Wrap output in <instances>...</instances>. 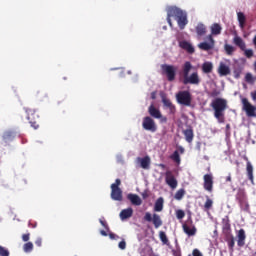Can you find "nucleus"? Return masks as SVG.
Returning a JSON list of instances; mask_svg holds the SVG:
<instances>
[{
  "instance_id": "9b49d317",
  "label": "nucleus",
  "mask_w": 256,
  "mask_h": 256,
  "mask_svg": "<svg viewBox=\"0 0 256 256\" xmlns=\"http://www.w3.org/2000/svg\"><path fill=\"white\" fill-rule=\"evenodd\" d=\"M188 223L182 225V229L188 237H193L197 234V228L193 225V219L189 217Z\"/></svg>"
},
{
  "instance_id": "2eb2a0df",
  "label": "nucleus",
  "mask_w": 256,
  "mask_h": 256,
  "mask_svg": "<svg viewBox=\"0 0 256 256\" xmlns=\"http://www.w3.org/2000/svg\"><path fill=\"white\" fill-rule=\"evenodd\" d=\"M233 234L231 230V220L229 219V216H225L222 219V235H231Z\"/></svg>"
},
{
  "instance_id": "c85d7f7f",
  "label": "nucleus",
  "mask_w": 256,
  "mask_h": 256,
  "mask_svg": "<svg viewBox=\"0 0 256 256\" xmlns=\"http://www.w3.org/2000/svg\"><path fill=\"white\" fill-rule=\"evenodd\" d=\"M246 171H247L249 181H251L252 185H255V179L253 176V165H251V162H247Z\"/></svg>"
},
{
  "instance_id": "e2e57ef3",
  "label": "nucleus",
  "mask_w": 256,
  "mask_h": 256,
  "mask_svg": "<svg viewBox=\"0 0 256 256\" xmlns=\"http://www.w3.org/2000/svg\"><path fill=\"white\" fill-rule=\"evenodd\" d=\"M230 130H231V125H230V124H227V125H226V131H227V133H229Z\"/></svg>"
},
{
  "instance_id": "f704fd0d",
  "label": "nucleus",
  "mask_w": 256,
  "mask_h": 256,
  "mask_svg": "<svg viewBox=\"0 0 256 256\" xmlns=\"http://www.w3.org/2000/svg\"><path fill=\"white\" fill-rule=\"evenodd\" d=\"M159 239L163 245H169V238H167V234L164 231L159 232Z\"/></svg>"
},
{
  "instance_id": "3c124183",
  "label": "nucleus",
  "mask_w": 256,
  "mask_h": 256,
  "mask_svg": "<svg viewBox=\"0 0 256 256\" xmlns=\"http://www.w3.org/2000/svg\"><path fill=\"white\" fill-rule=\"evenodd\" d=\"M100 224L102 225V227H104V229H106V231L109 232V225L107 224V222L103 221V220H99Z\"/></svg>"
},
{
  "instance_id": "13d9d810",
  "label": "nucleus",
  "mask_w": 256,
  "mask_h": 256,
  "mask_svg": "<svg viewBox=\"0 0 256 256\" xmlns=\"http://www.w3.org/2000/svg\"><path fill=\"white\" fill-rule=\"evenodd\" d=\"M251 97L253 101H256V90L254 92H251Z\"/></svg>"
},
{
  "instance_id": "aec40b11",
  "label": "nucleus",
  "mask_w": 256,
  "mask_h": 256,
  "mask_svg": "<svg viewBox=\"0 0 256 256\" xmlns=\"http://www.w3.org/2000/svg\"><path fill=\"white\" fill-rule=\"evenodd\" d=\"M183 135L187 143H193V138L195 137V134L193 133V128L191 126H188L187 129L183 130Z\"/></svg>"
},
{
  "instance_id": "ddd939ff",
  "label": "nucleus",
  "mask_w": 256,
  "mask_h": 256,
  "mask_svg": "<svg viewBox=\"0 0 256 256\" xmlns=\"http://www.w3.org/2000/svg\"><path fill=\"white\" fill-rule=\"evenodd\" d=\"M204 184L203 187L208 193H213V174H205L203 176Z\"/></svg>"
},
{
  "instance_id": "423d86ee",
  "label": "nucleus",
  "mask_w": 256,
  "mask_h": 256,
  "mask_svg": "<svg viewBox=\"0 0 256 256\" xmlns=\"http://www.w3.org/2000/svg\"><path fill=\"white\" fill-rule=\"evenodd\" d=\"M121 179L117 178L115 183L111 184V199L113 201H123V190L119 188Z\"/></svg>"
},
{
  "instance_id": "c756f323",
  "label": "nucleus",
  "mask_w": 256,
  "mask_h": 256,
  "mask_svg": "<svg viewBox=\"0 0 256 256\" xmlns=\"http://www.w3.org/2000/svg\"><path fill=\"white\" fill-rule=\"evenodd\" d=\"M154 211H156L158 213L163 211V197H160L156 200V202L154 204Z\"/></svg>"
},
{
  "instance_id": "1a4fd4ad",
  "label": "nucleus",
  "mask_w": 256,
  "mask_h": 256,
  "mask_svg": "<svg viewBox=\"0 0 256 256\" xmlns=\"http://www.w3.org/2000/svg\"><path fill=\"white\" fill-rule=\"evenodd\" d=\"M27 113V119L34 129H39V124H37V119H39V114H37V111L33 108H26L25 109Z\"/></svg>"
},
{
  "instance_id": "6e6d98bb",
  "label": "nucleus",
  "mask_w": 256,
  "mask_h": 256,
  "mask_svg": "<svg viewBox=\"0 0 256 256\" xmlns=\"http://www.w3.org/2000/svg\"><path fill=\"white\" fill-rule=\"evenodd\" d=\"M142 198L143 199H147V197H149V192L147 190H145L144 192H142Z\"/></svg>"
},
{
  "instance_id": "69168bd1",
  "label": "nucleus",
  "mask_w": 256,
  "mask_h": 256,
  "mask_svg": "<svg viewBox=\"0 0 256 256\" xmlns=\"http://www.w3.org/2000/svg\"><path fill=\"white\" fill-rule=\"evenodd\" d=\"M236 79H239V74H235Z\"/></svg>"
},
{
  "instance_id": "338daca9",
  "label": "nucleus",
  "mask_w": 256,
  "mask_h": 256,
  "mask_svg": "<svg viewBox=\"0 0 256 256\" xmlns=\"http://www.w3.org/2000/svg\"><path fill=\"white\" fill-rule=\"evenodd\" d=\"M253 256H256V252L253 254Z\"/></svg>"
},
{
  "instance_id": "4d7b16f0",
  "label": "nucleus",
  "mask_w": 256,
  "mask_h": 256,
  "mask_svg": "<svg viewBox=\"0 0 256 256\" xmlns=\"http://www.w3.org/2000/svg\"><path fill=\"white\" fill-rule=\"evenodd\" d=\"M109 237H110V239H119V236H116L115 233H113V232L109 233Z\"/></svg>"
},
{
  "instance_id": "c03bdc74",
  "label": "nucleus",
  "mask_w": 256,
  "mask_h": 256,
  "mask_svg": "<svg viewBox=\"0 0 256 256\" xmlns=\"http://www.w3.org/2000/svg\"><path fill=\"white\" fill-rule=\"evenodd\" d=\"M0 256H9V250L3 246H0Z\"/></svg>"
},
{
  "instance_id": "58836bf2",
  "label": "nucleus",
  "mask_w": 256,
  "mask_h": 256,
  "mask_svg": "<svg viewBox=\"0 0 256 256\" xmlns=\"http://www.w3.org/2000/svg\"><path fill=\"white\" fill-rule=\"evenodd\" d=\"M211 207H213V200L209 196H206V202L204 203L205 211H209Z\"/></svg>"
},
{
  "instance_id": "4468645a",
  "label": "nucleus",
  "mask_w": 256,
  "mask_h": 256,
  "mask_svg": "<svg viewBox=\"0 0 256 256\" xmlns=\"http://www.w3.org/2000/svg\"><path fill=\"white\" fill-rule=\"evenodd\" d=\"M165 182L171 187V189H177V179L171 170L166 171Z\"/></svg>"
},
{
  "instance_id": "dca6fc26",
  "label": "nucleus",
  "mask_w": 256,
  "mask_h": 256,
  "mask_svg": "<svg viewBox=\"0 0 256 256\" xmlns=\"http://www.w3.org/2000/svg\"><path fill=\"white\" fill-rule=\"evenodd\" d=\"M224 239L228 245L230 253H233V251H235V236H233V234L224 235Z\"/></svg>"
},
{
  "instance_id": "2f4dec72",
  "label": "nucleus",
  "mask_w": 256,
  "mask_h": 256,
  "mask_svg": "<svg viewBox=\"0 0 256 256\" xmlns=\"http://www.w3.org/2000/svg\"><path fill=\"white\" fill-rule=\"evenodd\" d=\"M237 17H238V23L241 29H243V27H245V21H247V18H245V14H243V12H238Z\"/></svg>"
},
{
  "instance_id": "5fc2aeb1",
  "label": "nucleus",
  "mask_w": 256,
  "mask_h": 256,
  "mask_svg": "<svg viewBox=\"0 0 256 256\" xmlns=\"http://www.w3.org/2000/svg\"><path fill=\"white\" fill-rule=\"evenodd\" d=\"M157 119H160V122H162V123H167V117L163 116L162 114H161V117L157 118Z\"/></svg>"
},
{
  "instance_id": "a878e982",
  "label": "nucleus",
  "mask_w": 256,
  "mask_h": 256,
  "mask_svg": "<svg viewBox=\"0 0 256 256\" xmlns=\"http://www.w3.org/2000/svg\"><path fill=\"white\" fill-rule=\"evenodd\" d=\"M233 43L236 45V47H239L241 51H245V49H247V44L243 41V38L239 36L234 37Z\"/></svg>"
},
{
  "instance_id": "c9c22d12",
  "label": "nucleus",
  "mask_w": 256,
  "mask_h": 256,
  "mask_svg": "<svg viewBox=\"0 0 256 256\" xmlns=\"http://www.w3.org/2000/svg\"><path fill=\"white\" fill-rule=\"evenodd\" d=\"M224 51L226 53V55H233V53H235V47L231 46L230 44H225L224 45Z\"/></svg>"
},
{
  "instance_id": "603ef678",
  "label": "nucleus",
  "mask_w": 256,
  "mask_h": 256,
  "mask_svg": "<svg viewBox=\"0 0 256 256\" xmlns=\"http://www.w3.org/2000/svg\"><path fill=\"white\" fill-rule=\"evenodd\" d=\"M192 255L193 256H203V254L201 253V251H199V249H194L192 251Z\"/></svg>"
},
{
  "instance_id": "4be33fe9",
  "label": "nucleus",
  "mask_w": 256,
  "mask_h": 256,
  "mask_svg": "<svg viewBox=\"0 0 256 256\" xmlns=\"http://www.w3.org/2000/svg\"><path fill=\"white\" fill-rule=\"evenodd\" d=\"M195 31L198 37H204V35H207V26L203 23H198Z\"/></svg>"
},
{
  "instance_id": "8fccbe9b",
  "label": "nucleus",
  "mask_w": 256,
  "mask_h": 256,
  "mask_svg": "<svg viewBox=\"0 0 256 256\" xmlns=\"http://www.w3.org/2000/svg\"><path fill=\"white\" fill-rule=\"evenodd\" d=\"M118 247L119 249L125 250L127 248V243L122 240L121 242H119Z\"/></svg>"
},
{
  "instance_id": "e433bc0d",
  "label": "nucleus",
  "mask_w": 256,
  "mask_h": 256,
  "mask_svg": "<svg viewBox=\"0 0 256 256\" xmlns=\"http://www.w3.org/2000/svg\"><path fill=\"white\" fill-rule=\"evenodd\" d=\"M183 197H185V189L181 188L175 193L174 199H176V201H181Z\"/></svg>"
},
{
  "instance_id": "39448f33",
  "label": "nucleus",
  "mask_w": 256,
  "mask_h": 256,
  "mask_svg": "<svg viewBox=\"0 0 256 256\" xmlns=\"http://www.w3.org/2000/svg\"><path fill=\"white\" fill-rule=\"evenodd\" d=\"M176 101L179 105H183L184 107H191L193 96L188 90L179 91L176 94Z\"/></svg>"
},
{
  "instance_id": "864d4df0",
  "label": "nucleus",
  "mask_w": 256,
  "mask_h": 256,
  "mask_svg": "<svg viewBox=\"0 0 256 256\" xmlns=\"http://www.w3.org/2000/svg\"><path fill=\"white\" fill-rule=\"evenodd\" d=\"M173 256H181V249H176L172 251Z\"/></svg>"
},
{
  "instance_id": "ea45409f",
  "label": "nucleus",
  "mask_w": 256,
  "mask_h": 256,
  "mask_svg": "<svg viewBox=\"0 0 256 256\" xmlns=\"http://www.w3.org/2000/svg\"><path fill=\"white\" fill-rule=\"evenodd\" d=\"M23 251L24 253H31L33 251V242H26L23 245Z\"/></svg>"
},
{
  "instance_id": "412c9836",
  "label": "nucleus",
  "mask_w": 256,
  "mask_h": 256,
  "mask_svg": "<svg viewBox=\"0 0 256 256\" xmlns=\"http://www.w3.org/2000/svg\"><path fill=\"white\" fill-rule=\"evenodd\" d=\"M238 240L237 245L238 247H245V239H247V235H245V230L240 229L237 234Z\"/></svg>"
},
{
  "instance_id": "f03ea898",
  "label": "nucleus",
  "mask_w": 256,
  "mask_h": 256,
  "mask_svg": "<svg viewBox=\"0 0 256 256\" xmlns=\"http://www.w3.org/2000/svg\"><path fill=\"white\" fill-rule=\"evenodd\" d=\"M214 111V117L217 119L218 123H225V111H227V99L224 98H215L211 104Z\"/></svg>"
},
{
  "instance_id": "49530a36",
  "label": "nucleus",
  "mask_w": 256,
  "mask_h": 256,
  "mask_svg": "<svg viewBox=\"0 0 256 256\" xmlns=\"http://www.w3.org/2000/svg\"><path fill=\"white\" fill-rule=\"evenodd\" d=\"M176 217H177V219H183L185 217V211L177 210L176 211Z\"/></svg>"
},
{
  "instance_id": "5701e85b",
  "label": "nucleus",
  "mask_w": 256,
  "mask_h": 256,
  "mask_svg": "<svg viewBox=\"0 0 256 256\" xmlns=\"http://www.w3.org/2000/svg\"><path fill=\"white\" fill-rule=\"evenodd\" d=\"M148 113L150 117H153L154 119L161 118V111L155 107V105L151 104L148 108Z\"/></svg>"
},
{
  "instance_id": "b1692460",
  "label": "nucleus",
  "mask_w": 256,
  "mask_h": 256,
  "mask_svg": "<svg viewBox=\"0 0 256 256\" xmlns=\"http://www.w3.org/2000/svg\"><path fill=\"white\" fill-rule=\"evenodd\" d=\"M1 139L3 143H9V141H13V139H15V132L11 130L5 131L2 134Z\"/></svg>"
},
{
  "instance_id": "a19ab883",
  "label": "nucleus",
  "mask_w": 256,
  "mask_h": 256,
  "mask_svg": "<svg viewBox=\"0 0 256 256\" xmlns=\"http://www.w3.org/2000/svg\"><path fill=\"white\" fill-rule=\"evenodd\" d=\"M238 203L243 211H249V202H247V199L242 200V202H238Z\"/></svg>"
},
{
  "instance_id": "de8ad7c7",
  "label": "nucleus",
  "mask_w": 256,
  "mask_h": 256,
  "mask_svg": "<svg viewBox=\"0 0 256 256\" xmlns=\"http://www.w3.org/2000/svg\"><path fill=\"white\" fill-rule=\"evenodd\" d=\"M29 239H31V234L30 233L22 235V241H24V243H27L29 241Z\"/></svg>"
},
{
  "instance_id": "7c9ffc66",
  "label": "nucleus",
  "mask_w": 256,
  "mask_h": 256,
  "mask_svg": "<svg viewBox=\"0 0 256 256\" xmlns=\"http://www.w3.org/2000/svg\"><path fill=\"white\" fill-rule=\"evenodd\" d=\"M202 71H203V73H211V71H213V63L204 62L202 64Z\"/></svg>"
},
{
  "instance_id": "473e14b6",
  "label": "nucleus",
  "mask_w": 256,
  "mask_h": 256,
  "mask_svg": "<svg viewBox=\"0 0 256 256\" xmlns=\"http://www.w3.org/2000/svg\"><path fill=\"white\" fill-rule=\"evenodd\" d=\"M170 159L177 163V165L181 164V156L179 155V151L175 150L173 154L170 156Z\"/></svg>"
},
{
  "instance_id": "bf43d9fd",
  "label": "nucleus",
  "mask_w": 256,
  "mask_h": 256,
  "mask_svg": "<svg viewBox=\"0 0 256 256\" xmlns=\"http://www.w3.org/2000/svg\"><path fill=\"white\" fill-rule=\"evenodd\" d=\"M100 235H102L103 237H107V235H109V234H107V231L101 230Z\"/></svg>"
},
{
  "instance_id": "9d476101",
  "label": "nucleus",
  "mask_w": 256,
  "mask_h": 256,
  "mask_svg": "<svg viewBox=\"0 0 256 256\" xmlns=\"http://www.w3.org/2000/svg\"><path fill=\"white\" fill-rule=\"evenodd\" d=\"M142 127L145 129V131H150L151 133H155V131H157V124L150 116L143 118Z\"/></svg>"
},
{
  "instance_id": "f3484780",
  "label": "nucleus",
  "mask_w": 256,
  "mask_h": 256,
  "mask_svg": "<svg viewBox=\"0 0 256 256\" xmlns=\"http://www.w3.org/2000/svg\"><path fill=\"white\" fill-rule=\"evenodd\" d=\"M162 103H163L164 107H167V109H169L171 115H175L177 108L175 107L173 102H171V100H169L166 97H163Z\"/></svg>"
},
{
  "instance_id": "20e7f679",
  "label": "nucleus",
  "mask_w": 256,
  "mask_h": 256,
  "mask_svg": "<svg viewBox=\"0 0 256 256\" xmlns=\"http://www.w3.org/2000/svg\"><path fill=\"white\" fill-rule=\"evenodd\" d=\"M169 15H174V18L177 21L178 27L180 29H185L187 23H189L187 20V13L181 10V8L170 6Z\"/></svg>"
},
{
  "instance_id": "4c0bfd02",
  "label": "nucleus",
  "mask_w": 256,
  "mask_h": 256,
  "mask_svg": "<svg viewBox=\"0 0 256 256\" xmlns=\"http://www.w3.org/2000/svg\"><path fill=\"white\" fill-rule=\"evenodd\" d=\"M245 81L246 83H249V85H253L255 83V77H253V74H251V72L246 73Z\"/></svg>"
},
{
  "instance_id": "7ed1b4c3",
  "label": "nucleus",
  "mask_w": 256,
  "mask_h": 256,
  "mask_svg": "<svg viewBox=\"0 0 256 256\" xmlns=\"http://www.w3.org/2000/svg\"><path fill=\"white\" fill-rule=\"evenodd\" d=\"M193 69V64L186 61L182 66V77L184 85H199L201 83V78H199V73L193 72L190 76L191 70Z\"/></svg>"
},
{
  "instance_id": "052dcab7",
  "label": "nucleus",
  "mask_w": 256,
  "mask_h": 256,
  "mask_svg": "<svg viewBox=\"0 0 256 256\" xmlns=\"http://www.w3.org/2000/svg\"><path fill=\"white\" fill-rule=\"evenodd\" d=\"M231 181H232L231 174H229V175L226 177V182H227V183H231Z\"/></svg>"
},
{
  "instance_id": "72a5a7b5",
  "label": "nucleus",
  "mask_w": 256,
  "mask_h": 256,
  "mask_svg": "<svg viewBox=\"0 0 256 256\" xmlns=\"http://www.w3.org/2000/svg\"><path fill=\"white\" fill-rule=\"evenodd\" d=\"M247 199V194H245V191L239 190L238 193L236 194V201L238 203L243 202Z\"/></svg>"
},
{
  "instance_id": "774afa93",
  "label": "nucleus",
  "mask_w": 256,
  "mask_h": 256,
  "mask_svg": "<svg viewBox=\"0 0 256 256\" xmlns=\"http://www.w3.org/2000/svg\"><path fill=\"white\" fill-rule=\"evenodd\" d=\"M188 256H191V254H189Z\"/></svg>"
},
{
  "instance_id": "f257e3e1",
  "label": "nucleus",
  "mask_w": 256,
  "mask_h": 256,
  "mask_svg": "<svg viewBox=\"0 0 256 256\" xmlns=\"http://www.w3.org/2000/svg\"><path fill=\"white\" fill-rule=\"evenodd\" d=\"M211 34H209L206 39L208 42H201L198 44V49H201V51H211L215 49V39L213 38V35H221V31H223V28L221 27V24L214 23L210 27Z\"/></svg>"
},
{
  "instance_id": "393cba45",
  "label": "nucleus",
  "mask_w": 256,
  "mask_h": 256,
  "mask_svg": "<svg viewBox=\"0 0 256 256\" xmlns=\"http://www.w3.org/2000/svg\"><path fill=\"white\" fill-rule=\"evenodd\" d=\"M180 47L181 49H184V51H187V53H189L190 55H193V53H195V48L193 47V45H191V43L187 41L180 42Z\"/></svg>"
},
{
  "instance_id": "79ce46f5",
  "label": "nucleus",
  "mask_w": 256,
  "mask_h": 256,
  "mask_svg": "<svg viewBox=\"0 0 256 256\" xmlns=\"http://www.w3.org/2000/svg\"><path fill=\"white\" fill-rule=\"evenodd\" d=\"M242 51H244V55H245V57H247V59H251V57H253V55H254L253 49L245 48V50H242Z\"/></svg>"
},
{
  "instance_id": "09e8293b",
  "label": "nucleus",
  "mask_w": 256,
  "mask_h": 256,
  "mask_svg": "<svg viewBox=\"0 0 256 256\" xmlns=\"http://www.w3.org/2000/svg\"><path fill=\"white\" fill-rule=\"evenodd\" d=\"M35 245H36L37 247H42V245H43V238L38 237V238L35 240Z\"/></svg>"
},
{
  "instance_id": "f8f14e48",
  "label": "nucleus",
  "mask_w": 256,
  "mask_h": 256,
  "mask_svg": "<svg viewBox=\"0 0 256 256\" xmlns=\"http://www.w3.org/2000/svg\"><path fill=\"white\" fill-rule=\"evenodd\" d=\"M242 105L247 117H256V107L250 104L247 98H242Z\"/></svg>"
},
{
  "instance_id": "bb28decb",
  "label": "nucleus",
  "mask_w": 256,
  "mask_h": 256,
  "mask_svg": "<svg viewBox=\"0 0 256 256\" xmlns=\"http://www.w3.org/2000/svg\"><path fill=\"white\" fill-rule=\"evenodd\" d=\"M130 217H133V208H131V207L123 209L120 212V219L122 221H125V219H130Z\"/></svg>"
},
{
  "instance_id": "6ab92c4d",
  "label": "nucleus",
  "mask_w": 256,
  "mask_h": 256,
  "mask_svg": "<svg viewBox=\"0 0 256 256\" xmlns=\"http://www.w3.org/2000/svg\"><path fill=\"white\" fill-rule=\"evenodd\" d=\"M220 77H225L231 74V69L225 63L221 62L218 68Z\"/></svg>"
},
{
  "instance_id": "cd10ccee",
  "label": "nucleus",
  "mask_w": 256,
  "mask_h": 256,
  "mask_svg": "<svg viewBox=\"0 0 256 256\" xmlns=\"http://www.w3.org/2000/svg\"><path fill=\"white\" fill-rule=\"evenodd\" d=\"M138 161L142 169H149L151 165V158H149V156H146L144 158H138Z\"/></svg>"
},
{
  "instance_id": "a211bd4d",
  "label": "nucleus",
  "mask_w": 256,
  "mask_h": 256,
  "mask_svg": "<svg viewBox=\"0 0 256 256\" xmlns=\"http://www.w3.org/2000/svg\"><path fill=\"white\" fill-rule=\"evenodd\" d=\"M127 199L136 207H139V205H142L143 203V200H141V197H139L137 194L130 193L127 195Z\"/></svg>"
},
{
  "instance_id": "0eeeda50",
  "label": "nucleus",
  "mask_w": 256,
  "mask_h": 256,
  "mask_svg": "<svg viewBox=\"0 0 256 256\" xmlns=\"http://www.w3.org/2000/svg\"><path fill=\"white\" fill-rule=\"evenodd\" d=\"M161 69L162 73L166 75L168 81H175V77H177V67L169 64H162Z\"/></svg>"
},
{
  "instance_id": "680f3d73",
  "label": "nucleus",
  "mask_w": 256,
  "mask_h": 256,
  "mask_svg": "<svg viewBox=\"0 0 256 256\" xmlns=\"http://www.w3.org/2000/svg\"><path fill=\"white\" fill-rule=\"evenodd\" d=\"M179 151L181 154L185 153V148H183V146H179Z\"/></svg>"
},
{
  "instance_id": "37998d69",
  "label": "nucleus",
  "mask_w": 256,
  "mask_h": 256,
  "mask_svg": "<svg viewBox=\"0 0 256 256\" xmlns=\"http://www.w3.org/2000/svg\"><path fill=\"white\" fill-rule=\"evenodd\" d=\"M221 95V91L214 89L209 93V97H213L214 99Z\"/></svg>"
},
{
  "instance_id": "6e6552de",
  "label": "nucleus",
  "mask_w": 256,
  "mask_h": 256,
  "mask_svg": "<svg viewBox=\"0 0 256 256\" xmlns=\"http://www.w3.org/2000/svg\"><path fill=\"white\" fill-rule=\"evenodd\" d=\"M144 221H147L148 223H153L155 229H159L163 225V220H161V216L157 213H154L151 215V213L146 212L144 215Z\"/></svg>"
},
{
  "instance_id": "a18cd8bd",
  "label": "nucleus",
  "mask_w": 256,
  "mask_h": 256,
  "mask_svg": "<svg viewBox=\"0 0 256 256\" xmlns=\"http://www.w3.org/2000/svg\"><path fill=\"white\" fill-rule=\"evenodd\" d=\"M171 17H175V15H169V7L167 8V23L170 27H173V22L171 21Z\"/></svg>"
},
{
  "instance_id": "0e129e2a",
  "label": "nucleus",
  "mask_w": 256,
  "mask_h": 256,
  "mask_svg": "<svg viewBox=\"0 0 256 256\" xmlns=\"http://www.w3.org/2000/svg\"><path fill=\"white\" fill-rule=\"evenodd\" d=\"M159 167H161V169H165V164H159Z\"/></svg>"
}]
</instances>
